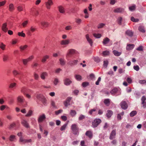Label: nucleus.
I'll return each instance as SVG.
<instances>
[{
	"mask_svg": "<svg viewBox=\"0 0 146 146\" xmlns=\"http://www.w3.org/2000/svg\"><path fill=\"white\" fill-rule=\"evenodd\" d=\"M71 129L73 133L77 135L79 133V129L77 125L75 124H72L71 126Z\"/></svg>",
	"mask_w": 146,
	"mask_h": 146,
	"instance_id": "f257e3e1",
	"label": "nucleus"
},
{
	"mask_svg": "<svg viewBox=\"0 0 146 146\" xmlns=\"http://www.w3.org/2000/svg\"><path fill=\"white\" fill-rule=\"evenodd\" d=\"M101 122L100 119H95L92 123L93 127H97Z\"/></svg>",
	"mask_w": 146,
	"mask_h": 146,
	"instance_id": "f03ea898",
	"label": "nucleus"
},
{
	"mask_svg": "<svg viewBox=\"0 0 146 146\" xmlns=\"http://www.w3.org/2000/svg\"><path fill=\"white\" fill-rule=\"evenodd\" d=\"M45 5L47 9H50L51 6L53 4V2L52 0H48L45 2Z\"/></svg>",
	"mask_w": 146,
	"mask_h": 146,
	"instance_id": "7ed1b4c3",
	"label": "nucleus"
},
{
	"mask_svg": "<svg viewBox=\"0 0 146 146\" xmlns=\"http://www.w3.org/2000/svg\"><path fill=\"white\" fill-rule=\"evenodd\" d=\"M13 74L15 76H16L17 75H20L18 77V78L19 80L22 81L23 80L22 76L23 75L19 72L16 70H14L13 72Z\"/></svg>",
	"mask_w": 146,
	"mask_h": 146,
	"instance_id": "20e7f679",
	"label": "nucleus"
},
{
	"mask_svg": "<svg viewBox=\"0 0 146 146\" xmlns=\"http://www.w3.org/2000/svg\"><path fill=\"white\" fill-rule=\"evenodd\" d=\"M19 141L20 142L22 143H26L31 142L32 140L31 139H24L22 136H21L20 137Z\"/></svg>",
	"mask_w": 146,
	"mask_h": 146,
	"instance_id": "39448f33",
	"label": "nucleus"
},
{
	"mask_svg": "<svg viewBox=\"0 0 146 146\" xmlns=\"http://www.w3.org/2000/svg\"><path fill=\"white\" fill-rule=\"evenodd\" d=\"M46 118V116L44 114H43L42 115H40L38 119V122H42L44 119H45Z\"/></svg>",
	"mask_w": 146,
	"mask_h": 146,
	"instance_id": "423d86ee",
	"label": "nucleus"
},
{
	"mask_svg": "<svg viewBox=\"0 0 146 146\" xmlns=\"http://www.w3.org/2000/svg\"><path fill=\"white\" fill-rule=\"evenodd\" d=\"M77 53L78 52L75 50L73 49H70L68 51L66 56L67 57L68 56H69L70 54L72 55L74 54H77Z\"/></svg>",
	"mask_w": 146,
	"mask_h": 146,
	"instance_id": "0eeeda50",
	"label": "nucleus"
},
{
	"mask_svg": "<svg viewBox=\"0 0 146 146\" xmlns=\"http://www.w3.org/2000/svg\"><path fill=\"white\" fill-rule=\"evenodd\" d=\"M78 62V60H73L70 61L68 63L71 66H72L77 65Z\"/></svg>",
	"mask_w": 146,
	"mask_h": 146,
	"instance_id": "6e6552de",
	"label": "nucleus"
},
{
	"mask_svg": "<svg viewBox=\"0 0 146 146\" xmlns=\"http://www.w3.org/2000/svg\"><path fill=\"white\" fill-rule=\"evenodd\" d=\"M64 84L66 86L69 85L72 83V81L69 78H66L64 80Z\"/></svg>",
	"mask_w": 146,
	"mask_h": 146,
	"instance_id": "1a4fd4ad",
	"label": "nucleus"
},
{
	"mask_svg": "<svg viewBox=\"0 0 146 146\" xmlns=\"http://www.w3.org/2000/svg\"><path fill=\"white\" fill-rule=\"evenodd\" d=\"M121 108L123 109H126L128 107L127 104L125 101H122L120 104Z\"/></svg>",
	"mask_w": 146,
	"mask_h": 146,
	"instance_id": "9d476101",
	"label": "nucleus"
},
{
	"mask_svg": "<svg viewBox=\"0 0 146 146\" xmlns=\"http://www.w3.org/2000/svg\"><path fill=\"white\" fill-rule=\"evenodd\" d=\"M30 91V90L27 89L25 87H23L21 90V92L22 93L25 95L26 94L28 93Z\"/></svg>",
	"mask_w": 146,
	"mask_h": 146,
	"instance_id": "9b49d317",
	"label": "nucleus"
},
{
	"mask_svg": "<svg viewBox=\"0 0 146 146\" xmlns=\"http://www.w3.org/2000/svg\"><path fill=\"white\" fill-rule=\"evenodd\" d=\"M113 11L115 13H121L124 11V9L121 8H118L114 9Z\"/></svg>",
	"mask_w": 146,
	"mask_h": 146,
	"instance_id": "f8f14e48",
	"label": "nucleus"
},
{
	"mask_svg": "<svg viewBox=\"0 0 146 146\" xmlns=\"http://www.w3.org/2000/svg\"><path fill=\"white\" fill-rule=\"evenodd\" d=\"M17 100L18 102L21 104L23 103L25 100V99L22 96H19L17 98Z\"/></svg>",
	"mask_w": 146,
	"mask_h": 146,
	"instance_id": "ddd939ff",
	"label": "nucleus"
},
{
	"mask_svg": "<svg viewBox=\"0 0 146 146\" xmlns=\"http://www.w3.org/2000/svg\"><path fill=\"white\" fill-rule=\"evenodd\" d=\"M116 135V131L115 130H113L110 134V138L111 139H112L115 138Z\"/></svg>",
	"mask_w": 146,
	"mask_h": 146,
	"instance_id": "4468645a",
	"label": "nucleus"
},
{
	"mask_svg": "<svg viewBox=\"0 0 146 146\" xmlns=\"http://www.w3.org/2000/svg\"><path fill=\"white\" fill-rule=\"evenodd\" d=\"M41 25L43 28L47 27L49 25L48 23L47 22L43 21L40 22Z\"/></svg>",
	"mask_w": 146,
	"mask_h": 146,
	"instance_id": "2eb2a0df",
	"label": "nucleus"
},
{
	"mask_svg": "<svg viewBox=\"0 0 146 146\" xmlns=\"http://www.w3.org/2000/svg\"><path fill=\"white\" fill-rule=\"evenodd\" d=\"M2 29L5 32H6L7 31L8 29L7 27V23H5L3 24Z\"/></svg>",
	"mask_w": 146,
	"mask_h": 146,
	"instance_id": "dca6fc26",
	"label": "nucleus"
},
{
	"mask_svg": "<svg viewBox=\"0 0 146 146\" xmlns=\"http://www.w3.org/2000/svg\"><path fill=\"white\" fill-rule=\"evenodd\" d=\"M21 123L22 125L26 128H28L29 127V126L26 120H23L21 122Z\"/></svg>",
	"mask_w": 146,
	"mask_h": 146,
	"instance_id": "f3484780",
	"label": "nucleus"
},
{
	"mask_svg": "<svg viewBox=\"0 0 146 146\" xmlns=\"http://www.w3.org/2000/svg\"><path fill=\"white\" fill-rule=\"evenodd\" d=\"M70 42V40L69 39H67L65 40H62L61 42V44L62 45H66L68 44Z\"/></svg>",
	"mask_w": 146,
	"mask_h": 146,
	"instance_id": "a211bd4d",
	"label": "nucleus"
},
{
	"mask_svg": "<svg viewBox=\"0 0 146 146\" xmlns=\"http://www.w3.org/2000/svg\"><path fill=\"white\" fill-rule=\"evenodd\" d=\"M48 76V74L46 72H42L40 75V77L41 78L42 80H44L45 78V77Z\"/></svg>",
	"mask_w": 146,
	"mask_h": 146,
	"instance_id": "6ab92c4d",
	"label": "nucleus"
},
{
	"mask_svg": "<svg viewBox=\"0 0 146 146\" xmlns=\"http://www.w3.org/2000/svg\"><path fill=\"white\" fill-rule=\"evenodd\" d=\"M110 41V40L108 37L104 38L103 41V44L105 45L108 44Z\"/></svg>",
	"mask_w": 146,
	"mask_h": 146,
	"instance_id": "aec40b11",
	"label": "nucleus"
},
{
	"mask_svg": "<svg viewBox=\"0 0 146 146\" xmlns=\"http://www.w3.org/2000/svg\"><path fill=\"white\" fill-rule=\"evenodd\" d=\"M125 34L131 37L133 35V33L131 30H127L125 32Z\"/></svg>",
	"mask_w": 146,
	"mask_h": 146,
	"instance_id": "412c9836",
	"label": "nucleus"
},
{
	"mask_svg": "<svg viewBox=\"0 0 146 146\" xmlns=\"http://www.w3.org/2000/svg\"><path fill=\"white\" fill-rule=\"evenodd\" d=\"M58 10L60 13H65V10L64 8L61 6H59L58 7Z\"/></svg>",
	"mask_w": 146,
	"mask_h": 146,
	"instance_id": "4be33fe9",
	"label": "nucleus"
},
{
	"mask_svg": "<svg viewBox=\"0 0 146 146\" xmlns=\"http://www.w3.org/2000/svg\"><path fill=\"white\" fill-rule=\"evenodd\" d=\"M110 54L109 51L107 50L103 51L102 53L103 56H109Z\"/></svg>",
	"mask_w": 146,
	"mask_h": 146,
	"instance_id": "5701e85b",
	"label": "nucleus"
},
{
	"mask_svg": "<svg viewBox=\"0 0 146 146\" xmlns=\"http://www.w3.org/2000/svg\"><path fill=\"white\" fill-rule=\"evenodd\" d=\"M9 139L11 141H13L16 139V136L15 135H11L9 137Z\"/></svg>",
	"mask_w": 146,
	"mask_h": 146,
	"instance_id": "b1692460",
	"label": "nucleus"
},
{
	"mask_svg": "<svg viewBox=\"0 0 146 146\" xmlns=\"http://www.w3.org/2000/svg\"><path fill=\"white\" fill-rule=\"evenodd\" d=\"M113 114V112L111 110H108V113L106 114L108 118H110L111 117V116Z\"/></svg>",
	"mask_w": 146,
	"mask_h": 146,
	"instance_id": "393cba45",
	"label": "nucleus"
},
{
	"mask_svg": "<svg viewBox=\"0 0 146 146\" xmlns=\"http://www.w3.org/2000/svg\"><path fill=\"white\" fill-rule=\"evenodd\" d=\"M138 30L141 32L144 33L145 32V30L143 26H140L139 27Z\"/></svg>",
	"mask_w": 146,
	"mask_h": 146,
	"instance_id": "a878e982",
	"label": "nucleus"
},
{
	"mask_svg": "<svg viewBox=\"0 0 146 146\" xmlns=\"http://www.w3.org/2000/svg\"><path fill=\"white\" fill-rule=\"evenodd\" d=\"M74 77L75 78L78 80L80 81L82 79V76L79 75H75L74 76Z\"/></svg>",
	"mask_w": 146,
	"mask_h": 146,
	"instance_id": "bb28decb",
	"label": "nucleus"
},
{
	"mask_svg": "<svg viewBox=\"0 0 146 146\" xmlns=\"http://www.w3.org/2000/svg\"><path fill=\"white\" fill-rule=\"evenodd\" d=\"M44 96L41 94H38L36 96L37 98L39 100L41 101L42 99Z\"/></svg>",
	"mask_w": 146,
	"mask_h": 146,
	"instance_id": "cd10ccee",
	"label": "nucleus"
},
{
	"mask_svg": "<svg viewBox=\"0 0 146 146\" xmlns=\"http://www.w3.org/2000/svg\"><path fill=\"white\" fill-rule=\"evenodd\" d=\"M59 61L61 65L64 66L65 64V62L64 59L60 58L59 59Z\"/></svg>",
	"mask_w": 146,
	"mask_h": 146,
	"instance_id": "c85d7f7f",
	"label": "nucleus"
},
{
	"mask_svg": "<svg viewBox=\"0 0 146 146\" xmlns=\"http://www.w3.org/2000/svg\"><path fill=\"white\" fill-rule=\"evenodd\" d=\"M89 85V83L87 82H83L82 84V86L84 88H85Z\"/></svg>",
	"mask_w": 146,
	"mask_h": 146,
	"instance_id": "c756f323",
	"label": "nucleus"
},
{
	"mask_svg": "<svg viewBox=\"0 0 146 146\" xmlns=\"http://www.w3.org/2000/svg\"><path fill=\"white\" fill-rule=\"evenodd\" d=\"M75 22L78 25H80L82 21V20L79 18H76L75 19Z\"/></svg>",
	"mask_w": 146,
	"mask_h": 146,
	"instance_id": "7c9ffc66",
	"label": "nucleus"
},
{
	"mask_svg": "<svg viewBox=\"0 0 146 146\" xmlns=\"http://www.w3.org/2000/svg\"><path fill=\"white\" fill-rule=\"evenodd\" d=\"M105 104L107 106H109L110 103V100L109 99H106L104 101Z\"/></svg>",
	"mask_w": 146,
	"mask_h": 146,
	"instance_id": "2f4dec72",
	"label": "nucleus"
},
{
	"mask_svg": "<svg viewBox=\"0 0 146 146\" xmlns=\"http://www.w3.org/2000/svg\"><path fill=\"white\" fill-rule=\"evenodd\" d=\"M113 53L115 55L117 56H119L121 54V52H118L117 51L115 50H113Z\"/></svg>",
	"mask_w": 146,
	"mask_h": 146,
	"instance_id": "473e14b6",
	"label": "nucleus"
},
{
	"mask_svg": "<svg viewBox=\"0 0 146 146\" xmlns=\"http://www.w3.org/2000/svg\"><path fill=\"white\" fill-rule=\"evenodd\" d=\"M86 36L87 40L90 43L91 46V38L89 37V35L88 34H87L86 35Z\"/></svg>",
	"mask_w": 146,
	"mask_h": 146,
	"instance_id": "72a5a7b5",
	"label": "nucleus"
},
{
	"mask_svg": "<svg viewBox=\"0 0 146 146\" xmlns=\"http://www.w3.org/2000/svg\"><path fill=\"white\" fill-rule=\"evenodd\" d=\"M9 10L10 11H12L14 10V5L13 4H10L9 5Z\"/></svg>",
	"mask_w": 146,
	"mask_h": 146,
	"instance_id": "f704fd0d",
	"label": "nucleus"
},
{
	"mask_svg": "<svg viewBox=\"0 0 146 146\" xmlns=\"http://www.w3.org/2000/svg\"><path fill=\"white\" fill-rule=\"evenodd\" d=\"M70 114L71 116L73 117L76 114V112L75 111L71 110L70 111Z\"/></svg>",
	"mask_w": 146,
	"mask_h": 146,
	"instance_id": "c9c22d12",
	"label": "nucleus"
},
{
	"mask_svg": "<svg viewBox=\"0 0 146 146\" xmlns=\"http://www.w3.org/2000/svg\"><path fill=\"white\" fill-rule=\"evenodd\" d=\"M22 60L23 61V64L25 65H26L29 62V61L28 60L27 58L25 59H22Z\"/></svg>",
	"mask_w": 146,
	"mask_h": 146,
	"instance_id": "e433bc0d",
	"label": "nucleus"
},
{
	"mask_svg": "<svg viewBox=\"0 0 146 146\" xmlns=\"http://www.w3.org/2000/svg\"><path fill=\"white\" fill-rule=\"evenodd\" d=\"M67 125V123H65L62 126H61L60 128V130L61 131H63L65 129Z\"/></svg>",
	"mask_w": 146,
	"mask_h": 146,
	"instance_id": "4c0bfd02",
	"label": "nucleus"
},
{
	"mask_svg": "<svg viewBox=\"0 0 146 146\" xmlns=\"http://www.w3.org/2000/svg\"><path fill=\"white\" fill-rule=\"evenodd\" d=\"M49 58V56L48 55H46L44 56L42 60V62H44Z\"/></svg>",
	"mask_w": 146,
	"mask_h": 146,
	"instance_id": "58836bf2",
	"label": "nucleus"
},
{
	"mask_svg": "<svg viewBox=\"0 0 146 146\" xmlns=\"http://www.w3.org/2000/svg\"><path fill=\"white\" fill-rule=\"evenodd\" d=\"M86 135L91 138V132L90 131H87L86 133Z\"/></svg>",
	"mask_w": 146,
	"mask_h": 146,
	"instance_id": "ea45409f",
	"label": "nucleus"
},
{
	"mask_svg": "<svg viewBox=\"0 0 146 146\" xmlns=\"http://www.w3.org/2000/svg\"><path fill=\"white\" fill-rule=\"evenodd\" d=\"M16 85V84L15 83H11L9 86V88L12 89L13 88H14L15 87Z\"/></svg>",
	"mask_w": 146,
	"mask_h": 146,
	"instance_id": "a19ab883",
	"label": "nucleus"
},
{
	"mask_svg": "<svg viewBox=\"0 0 146 146\" xmlns=\"http://www.w3.org/2000/svg\"><path fill=\"white\" fill-rule=\"evenodd\" d=\"M118 91V89L117 88H115L113 89L110 92L111 94L113 95L115 94Z\"/></svg>",
	"mask_w": 146,
	"mask_h": 146,
	"instance_id": "79ce46f5",
	"label": "nucleus"
},
{
	"mask_svg": "<svg viewBox=\"0 0 146 146\" xmlns=\"http://www.w3.org/2000/svg\"><path fill=\"white\" fill-rule=\"evenodd\" d=\"M105 24L103 23H100L98 25V29H101L103 28L105 25Z\"/></svg>",
	"mask_w": 146,
	"mask_h": 146,
	"instance_id": "37998d69",
	"label": "nucleus"
},
{
	"mask_svg": "<svg viewBox=\"0 0 146 146\" xmlns=\"http://www.w3.org/2000/svg\"><path fill=\"white\" fill-rule=\"evenodd\" d=\"M93 35L94 36L97 38H100L102 36L99 33H94L93 34Z\"/></svg>",
	"mask_w": 146,
	"mask_h": 146,
	"instance_id": "c03bdc74",
	"label": "nucleus"
},
{
	"mask_svg": "<svg viewBox=\"0 0 146 146\" xmlns=\"http://www.w3.org/2000/svg\"><path fill=\"white\" fill-rule=\"evenodd\" d=\"M84 13L85 14L84 17L85 18H87L88 17V15L87 12V10L86 9H85L84 10Z\"/></svg>",
	"mask_w": 146,
	"mask_h": 146,
	"instance_id": "a18cd8bd",
	"label": "nucleus"
},
{
	"mask_svg": "<svg viewBox=\"0 0 146 146\" xmlns=\"http://www.w3.org/2000/svg\"><path fill=\"white\" fill-rule=\"evenodd\" d=\"M32 113L33 111L31 110H29L25 116L27 117H30L32 115Z\"/></svg>",
	"mask_w": 146,
	"mask_h": 146,
	"instance_id": "49530a36",
	"label": "nucleus"
},
{
	"mask_svg": "<svg viewBox=\"0 0 146 146\" xmlns=\"http://www.w3.org/2000/svg\"><path fill=\"white\" fill-rule=\"evenodd\" d=\"M136 8V6L135 5L129 7V9L131 11L135 10Z\"/></svg>",
	"mask_w": 146,
	"mask_h": 146,
	"instance_id": "de8ad7c7",
	"label": "nucleus"
},
{
	"mask_svg": "<svg viewBox=\"0 0 146 146\" xmlns=\"http://www.w3.org/2000/svg\"><path fill=\"white\" fill-rule=\"evenodd\" d=\"M18 35L19 36H21L24 37L25 36V33H23V32H19L18 33Z\"/></svg>",
	"mask_w": 146,
	"mask_h": 146,
	"instance_id": "09e8293b",
	"label": "nucleus"
},
{
	"mask_svg": "<svg viewBox=\"0 0 146 146\" xmlns=\"http://www.w3.org/2000/svg\"><path fill=\"white\" fill-rule=\"evenodd\" d=\"M122 18L121 17H120L118 18L117 19V22L118 24L119 25H121V22L122 21Z\"/></svg>",
	"mask_w": 146,
	"mask_h": 146,
	"instance_id": "8fccbe9b",
	"label": "nucleus"
},
{
	"mask_svg": "<svg viewBox=\"0 0 146 146\" xmlns=\"http://www.w3.org/2000/svg\"><path fill=\"white\" fill-rule=\"evenodd\" d=\"M8 56L7 55H4L3 56V61L5 62L8 59Z\"/></svg>",
	"mask_w": 146,
	"mask_h": 146,
	"instance_id": "3c124183",
	"label": "nucleus"
},
{
	"mask_svg": "<svg viewBox=\"0 0 146 146\" xmlns=\"http://www.w3.org/2000/svg\"><path fill=\"white\" fill-rule=\"evenodd\" d=\"M131 20L133 22H138L139 21V20L138 19H135L133 17H131Z\"/></svg>",
	"mask_w": 146,
	"mask_h": 146,
	"instance_id": "603ef678",
	"label": "nucleus"
},
{
	"mask_svg": "<svg viewBox=\"0 0 146 146\" xmlns=\"http://www.w3.org/2000/svg\"><path fill=\"white\" fill-rule=\"evenodd\" d=\"M28 23V21H24L22 25L23 27H26Z\"/></svg>",
	"mask_w": 146,
	"mask_h": 146,
	"instance_id": "864d4df0",
	"label": "nucleus"
},
{
	"mask_svg": "<svg viewBox=\"0 0 146 146\" xmlns=\"http://www.w3.org/2000/svg\"><path fill=\"white\" fill-rule=\"evenodd\" d=\"M137 113V112L135 111H132L130 113V115L131 117H133Z\"/></svg>",
	"mask_w": 146,
	"mask_h": 146,
	"instance_id": "5fc2aeb1",
	"label": "nucleus"
},
{
	"mask_svg": "<svg viewBox=\"0 0 146 146\" xmlns=\"http://www.w3.org/2000/svg\"><path fill=\"white\" fill-rule=\"evenodd\" d=\"M59 82V80L58 78H55L54 81V84L55 85H56Z\"/></svg>",
	"mask_w": 146,
	"mask_h": 146,
	"instance_id": "6e6d98bb",
	"label": "nucleus"
},
{
	"mask_svg": "<svg viewBox=\"0 0 146 146\" xmlns=\"http://www.w3.org/2000/svg\"><path fill=\"white\" fill-rule=\"evenodd\" d=\"M34 76L35 79L37 80L39 78V76L37 74L34 73Z\"/></svg>",
	"mask_w": 146,
	"mask_h": 146,
	"instance_id": "4d7b16f0",
	"label": "nucleus"
},
{
	"mask_svg": "<svg viewBox=\"0 0 146 146\" xmlns=\"http://www.w3.org/2000/svg\"><path fill=\"white\" fill-rule=\"evenodd\" d=\"M63 111V110H60L58 111H55V114L56 115H58L59 113L62 112Z\"/></svg>",
	"mask_w": 146,
	"mask_h": 146,
	"instance_id": "13d9d810",
	"label": "nucleus"
},
{
	"mask_svg": "<svg viewBox=\"0 0 146 146\" xmlns=\"http://www.w3.org/2000/svg\"><path fill=\"white\" fill-rule=\"evenodd\" d=\"M85 117V116L82 115H81L79 117L78 119L79 120H82L84 119Z\"/></svg>",
	"mask_w": 146,
	"mask_h": 146,
	"instance_id": "bf43d9fd",
	"label": "nucleus"
},
{
	"mask_svg": "<svg viewBox=\"0 0 146 146\" xmlns=\"http://www.w3.org/2000/svg\"><path fill=\"white\" fill-rule=\"evenodd\" d=\"M35 30H36V29L35 27H34L33 26L31 27L30 29V31L32 33L34 32L35 31Z\"/></svg>",
	"mask_w": 146,
	"mask_h": 146,
	"instance_id": "052dcab7",
	"label": "nucleus"
},
{
	"mask_svg": "<svg viewBox=\"0 0 146 146\" xmlns=\"http://www.w3.org/2000/svg\"><path fill=\"white\" fill-rule=\"evenodd\" d=\"M141 100L142 101V104H143L145 103V101L146 100V98L145 96H143L142 97Z\"/></svg>",
	"mask_w": 146,
	"mask_h": 146,
	"instance_id": "680f3d73",
	"label": "nucleus"
},
{
	"mask_svg": "<svg viewBox=\"0 0 146 146\" xmlns=\"http://www.w3.org/2000/svg\"><path fill=\"white\" fill-rule=\"evenodd\" d=\"M17 9L19 11H23V7L21 6H18L17 7Z\"/></svg>",
	"mask_w": 146,
	"mask_h": 146,
	"instance_id": "e2e57ef3",
	"label": "nucleus"
},
{
	"mask_svg": "<svg viewBox=\"0 0 146 146\" xmlns=\"http://www.w3.org/2000/svg\"><path fill=\"white\" fill-rule=\"evenodd\" d=\"M27 46H20V48L21 51H23L26 49Z\"/></svg>",
	"mask_w": 146,
	"mask_h": 146,
	"instance_id": "0e129e2a",
	"label": "nucleus"
},
{
	"mask_svg": "<svg viewBox=\"0 0 146 146\" xmlns=\"http://www.w3.org/2000/svg\"><path fill=\"white\" fill-rule=\"evenodd\" d=\"M72 29V27L70 26H67L65 27V29L66 30H69Z\"/></svg>",
	"mask_w": 146,
	"mask_h": 146,
	"instance_id": "69168bd1",
	"label": "nucleus"
},
{
	"mask_svg": "<svg viewBox=\"0 0 146 146\" xmlns=\"http://www.w3.org/2000/svg\"><path fill=\"white\" fill-rule=\"evenodd\" d=\"M15 125V123H13L11 124L9 127V128L10 129L13 128Z\"/></svg>",
	"mask_w": 146,
	"mask_h": 146,
	"instance_id": "338daca9",
	"label": "nucleus"
},
{
	"mask_svg": "<svg viewBox=\"0 0 146 146\" xmlns=\"http://www.w3.org/2000/svg\"><path fill=\"white\" fill-rule=\"evenodd\" d=\"M51 105L54 108H56L55 102L53 101H52L51 102Z\"/></svg>",
	"mask_w": 146,
	"mask_h": 146,
	"instance_id": "774afa93",
	"label": "nucleus"
}]
</instances>
